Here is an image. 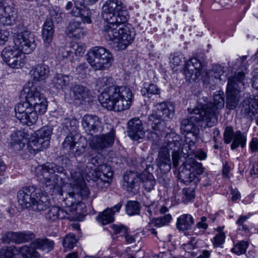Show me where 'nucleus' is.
Wrapping results in <instances>:
<instances>
[{
    "label": "nucleus",
    "mask_w": 258,
    "mask_h": 258,
    "mask_svg": "<svg viewBox=\"0 0 258 258\" xmlns=\"http://www.w3.org/2000/svg\"><path fill=\"white\" fill-rule=\"evenodd\" d=\"M96 87L99 92L102 91L98 99L103 107L117 112L130 108L133 99L130 88L115 85L113 78L109 77L98 78L96 82Z\"/></svg>",
    "instance_id": "1"
},
{
    "label": "nucleus",
    "mask_w": 258,
    "mask_h": 258,
    "mask_svg": "<svg viewBox=\"0 0 258 258\" xmlns=\"http://www.w3.org/2000/svg\"><path fill=\"white\" fill-rule=\"evenodd\" d=\"M47 102L39 89L32 87L26 96V101L18 103L15 107L16 117L28 125L36 122L38 113L44 114L47 109Z\"/></svg>",
    "instance_id": "2"
},
{
    "label": "nucleus",
    "mask_w": 258,
    "mask_h": 258,
    "mask_svg": "<svg viewBox=\"0 0 258 258\" xmlns=\"http://www.w3.org/2000/svg\"><path fill=\"white\" fill-rule=\"evenodd\" d=\"M37 176L44 191L50 195H63L58 183V174H64L63 167L53 163L42 165L37 168Z\"/></svg>",
    "instance_id": "3"
},
{
    "label": "nucleus",
    "mask_w": 258,
    "mask_h": 258,
    "mask_svg": "<svg viewBox=\"0 0 258 258\" xmlns=\"http://www.w3.org/2000/svg\"><path fill=\"white\" fill-rule=\"evenodd\" d=\"M104 38L112 41L118 50H124L134 41L136 32L135 29L126 23H114L104 25L102 29Z\"/></svg>",
    "instance_id": "4"
},
{
    "label": "nucleus",
    "mask_w": 258,
    "mask_h": 258,
    "mask_svg": "<svg viewBox=\"0 0 258 258\" xmlns=\"http://www.w3.org/2000/svg\"><path fill=\"white\" fill-rule=\"evenodd\" d=\"M187 110L189 115L187 118L181 120L180 130L183 133H185V135H191L195 139H197L200 133L199 126H212L208 125L209 119L202 106H197L194 109H188Z\"/></svg>",
    "instance_id": "5"
},
{
    "label": "nucleus",
    "mask_w": 258,
    "mask_h": 258,
    "mask_svg": "<svg viewBox=\"0 0 258 258\" xmlns=\"http://www.w3.org/2000/svg\"><path fill=\"white\" fill-rule=\"evenodd\" d=\"M240 70L241 71L235 72V75L228 79L226 107L229 110H233L236 107L239 101V93L244 88L246 69L244 66H242Z\"/></svg>",
    "instance_id": "6"
},
{
    "label": "nucleus",
    "mask_w": 258,
    "mask_h": 258,
    "mask_svg": "<svg viewBox=\"0 0 258 258\" xmlns=\"http://www.w3.org/2000/svg\"><path fill=\"white\" fill-rule=\"evenodd\" d=\"M102 17L105 25L126 23L129 16L126 7L121 0H107L102 6Z\"/></svg>",
    "instance_id": "7"
},
{
    "label": "nucleus",
    "mask_w": 258,
    "mask_h": 258,
    "mask_svg": "<svg viewBox=\"0 0 258 258\" xmlns=\"http://www.w3.org/2000/svg\"><path fill=\"white\" fill-rule=\"evenodd\" d=\"M87 60L95 70H104L111 66L113 57L111 52L102 46H95L88 52Z\"/></svg>",
    "instance_id": "8"
},
{
    "label": "nucleus",
    "mask_w": 258,
    "mask_h": 258,
    "mask_svg": "<svg viewBox=\"0 0 258 258\" xmlns=\"http://www.w3.org/2000/svg\"><path fill=\"white\" fill-rule=\"evenodd\" d=\"M205 168L202 164L193 158H188L179 167L178 177L185 183L192 181L195 182L197 175H201L204 172Z\"/></svg>",
    "instance_id": "9"
},
{
    "label": "nucleus",
    "mask_w": 258,
    "mask_h": 258,
    "mask_svg": "<svg viewBox=\"0 0 258 258\" xmlns=\"http://www.w3.org/2000/svg\"><path fill=\"white\" fill-rule=\"evenodd\" d=\"M223 95V92H216L214 95L213 102H209L206 104H200L198 105L203 107L206 112V115L209 119L208 123L210 126H214L217 122L218 110L223 108L224 106Z\"/></svg>",
    "instance_id": "10"
},
{
    "label": "nucleus",
    "mask_w": 258,
    "mask_h": 258,
    "mask_svg": "<svg viewBox=\"0 0 258 258\" xmlns=\"http://www.w3.org/2000/svg\"><path fill=\"white\" fill-rule=\"evenodd\" d=\"M52 131L51 126L46 125L40 128L33 135L28 146L37 152L48 148Z\"/></svg>",
    "instance_id": "11"
},
{
    "label": "nucleus",
    "mask_w": 258,
    "mask_h": 258,
    "mask_svg": "<svg viewBox=\"0 0 258 258\" xmlns=\"http://www.w3.org/2000/svg\"><path fill=\"white\" fill-rule=\"evenodd\" d=\"M14 42L23 54L30 53L36 47L33 34L27 30L14 34Z\"/></svg>",
    "instance_id": "12"
},
{
    "label": "nucleus",
    "mask_w": 258,
    "mask_h": 258,
    "mask_svg": "<svg viewBox=\"0 0 258 258\" xmlns=\"http://www.w3.org/2000/svg\"><path fill=\"white\" fill-rule=\"evenodd\" d=\"M114 131L112 129L108 134L93 135L88 138L89 147L94 150L102 151L111 147L114 142Z\"/></svg>",
    "instance_id": "13"
},
{
    "label": "nucleus",
    "mask_w": 258,
    "mask_h": 258,
    "mask_svg": "<svg viewBox=\"0 0 258 258\" xmlns=\"http://www.w3.org/2000/svg\"><path fill=\"white\" fill-rule=\"evenodd\" d=\"M62 147L68 152L70 156L77 158L85 153L87 144L76 141L75 137L70 134L65 138Z\"/></svg>",
    "instance_id": "14"
},
{
    "label": "nucleus",
    "mask_w": 258,
    "mask_h": 258,
    "mask_svg": "<svg viewBox=\"0 0 258 258\" xmlns=\"http://www.w3.org/2000/svg\"><path fill=\"white\" fill-rule=\"evenodd\" d=\"M2 55L4 60L11 68L19 69L24 64L25 55L19 49L5 48Z\"/></svg>",
    "instance_id": "15"
},
{
    "label": "nucleus",
    "mask_w": 258,
    "mask_h": 258,
    "mask_svg": "<svg viewBox=\"0 0 258 258\" xmlns=\"http://www.w3.org/2000/svg\"><path fill=\"white\" fill-rule=\"evenodd\" d=\"M82 125L86 133L91 136L102 133L103 128L99 118L92 114H86L82 119Z\"/></svg>",
    "instance_id": "16"
},
{
    "label": "nucleus",
    "mask_w": 258,
    "mask_h": 258,
    "mask_svg": "<svg viewBox=\"0 0 258 258\" xmlns=\"http://www.w3.org/2000/svg\"><path fill=\"white\" fill-rule=\"evenodd\" d=\"M174 107L165 102L154 103L152 113L148 117L150 118H171L174 116Z\"/></svg>",
    "instance_id": "17"
},
{
    "label": "nucleus",
    "mask_w": 258,
    "mask_h": 258,
    "mask_svg": "<svg viewBox=\"0 0 258 258\" xmlns=\"http://www.w3.org/2000/svg\"><path fill=\"white\" fill-rule=\"evenodd\" d=\"M37 192L33 186H26L20 189L17 194L18 202L23 208H30L36 201Z\"/></svg>",
    "instance_id": "18"
},
{
    "label": "nucleus",
    "mask_w": 258,
    "mask_h": 258,
    "mask_svg": "<svg viewBox=\"0 0 258 258\" xmlns=\"http://www.w3.org/2000/svg\"><path fill=\"white\" fill-rule=\"evenodd\" d=\"M202 65L197 58H192L188 60L183 70V74L186 80L195 81L201 74Z\"/></svg>",
    "instance_id": "19"
},
{
    "label": "nucleus",
    "mask_w": 258,
    "mask_h": 258,
    "mask_svg": "<svg viewBox=\"0 0 258 258\" xmlns=\"http://www.w3.org/2000/svg\"><path fill=\"white\" fill-rule=\"evenodd\" d=\"M127 132L129 137L135 141L143 139L145 135L142 121L139 118H133L128 121Z\"/></svg>",
    "instance_id": "20"
},
{
    "label": "nucleus",
    "mask_w": 258,
    "mask_h": 258,
    "mask_svg": "<svg viewBox=\"0 0 258 258\" xmlns=\"http://www.w3.org/2000/svg\"><path fill=\"white\" fill-rule=\"evenodd\" d=\"M141 180V175L134 172H126L123 176V186L128 191L135 194L139 190Z\"/></svg>",
    "instance_id": "21"
},
{
    "label": "nucleus",
    "mask_w": 258,
    "mask_h": 258,
    "mask_svg": "<svg viewBox=\"0 0 258 258\" xmlns=\"http://www.w3.org/2000/svg\"><path fill=\"white\" fill-rule=\"evenodd\" d=\"M18 17L17 11L12 7H0V24L4 26H11L15 23Z\"/></svg>",
    "instance_id": "22"
},
{
    "label": "nucleus",
    "mask_w": 258,
    "mask_h": 258,
    "mask_svg": "<svg viewBox=\"0 0 258 258\" xmlns=\"http://www.w3.org/2000/svg\"><path fill=\"white\" fill-rule=\"evenodd\" d=\"M123 204V201H121L114 207L107 208L100 213L96 218L97 221L102 225H106L113 222L114 214L119 211Z\"/></svg>",
    "instance_id": "23"
},
{
    "label": "nucleus",
    "mask_w": 258,
    "mask_h": 258,
    "mask_svg": "<svg viewBox=\"0 0 258 258\" xmlns=\"http://www.w3.org/2000/svg\"><path fill=\"white\" fill-rule=\"evenodd\" d=\"M70 94L74 101L79 104H83L89 98V89L81 85L76 84L72 86Z\"/></svg>",
    "instance_id": "24"
},
{
    "label": "nucleus",
    "mask_w": 258,
    "mask_h": 258,
    "mask_svg": "<svg viewBox=\"0 0 258 258\" xmlns=\"http://www.w3.org/2000/svg\"><path fill=\"white\" fill-rule=\"evenodd\" d=\"M157 165L162 172H168L171 167V161L170 154L167 149L160 148L158 152V156L156 160Z\"/></svg>",
    "instance_id": "25"
},
{
    "label": "nucleus",
    "mask_w": 258,
    "mask_h": 258,
    "mask_svg": "<svg viewBox=\"0 0 258 258\" xmlns=\"http://www.w3.org/2000/svg\"><path fill=\"white\" fill-rule=\"evenodd\" d=\"M49 68L47 65L43 63L38 64L34 68H32L30 74L33 83L44 82L49 76Z\"/></svg>",
    "instance_id": "26"
},
{
    "label": "nucleus",
    "mask_w": 258,
    "mask_h": 258,
    "mask_svg": "<svg viewBox=\"0 0 258 258\" xmlns=\"http://www.w3.org/2000/svg\"><path fill=\"white\" fill-rule=\"evenodd\" d=\"M67 34L70 38L80 39L83 36L84 31L81 21L71 20L67 27Z\"/></svg>",
    "instance_id": "27"
},
{
    "label": "nucleus",
    "mask_w": 258,
    "mask_h": 258,
    "mask_svg": "<svg viewBox=\"0 0 258 258\" xmlns=\"http://www.w3.org/2000/svg\"><path fill=\"white\" fill-rule=\"evenodd\" d=\"M258 109V95L249 97L244 100L241 107V112L249 116L254 115Z\"/></svg>",
    "instance_id": "28"
},
{
    "label": "nucleus",
    "mask_w": 258,
    "mask_h": 258,
    "mask_svg": "<svg viewBox=\"0 0 258 258\" xmlns=\"http://www.w3.org/2000/svg\"><path fill=\"white\" fill-rule=\"evenodd\" d=\"M69 213L58 206H52L48 209L45 214V219L49 222H54L58 219L68 218Z\"/></svg>",
    "instance_id": "29"
},
{
    "label": "nucleus",
    "mask_w": 258,
    "mask_h": 258,
    "mask_svg": "<svg viewBox=\"0 0 258 258\" xmlns=\"http://www.w3.org/2000/svg\"><path fill=\"white\" fill-rule=\"evenodd\" d=\"M89 195V190L86 186H81L79 188H73V190L68 193L69 197L66 198L65 201H68L69 203H66L67 206L70 207L76 203L75 200L76 197H81L83 199H87Z\"/></svg>",
    "instance_id": "30"
},
{
    "label": "nucleus",
    "mask_w": 258,
    "mask_h": 258,
    "mask_svg": "<svg viewBox=\"0 0 258 258\" xmlns=\"http://www.w3.org/2000/svg\"><path fill=\"white\" fill-rule=\"evenodd\" d=\"M194 223V218L190 214H183L177 218L176 228L179 231L188 230L191 228Z\"/></svg>",
    "instance_id": "31"
},
{
    "label": "nucleus",
    "mask_w": 258,
    "mask_h": 258,
    "mask_svg": "<svg viewBox=\"0 0 258 258\" xmlns=\"http://www.w3.org/2000/svg\"><path fill=\"white\" fill-rule=\"evenodd\" d=\"M165 120L164 118H154L153 120V119H151L150 117L148 118L149 124L151 126L155 134L157 135L158 138L163 133L166 132L167 126Z\"/></svg>",
    "instance_id": "32"
},
{
    "label": "nucleus",
    "mask_w": 258,
    "mask_h": 258,
    "mask_svg": "<svg viewBox=\"0 0 258 258\" xmlns=\"http://www.w3.org/2000/svg\"><path fill=\"white\" fill-rule=\"evenodd\" d=\"M34 248L49 252L53 249L54 243L48 238H38L31 243Z\"/></svg>",
    "instance_id": "33"
},
{
    "label": "nucleus",
    "mask_w": 258,
    "mask_h": 258,
    "mask_svg": "<svg viewBox=\"0 0 258 258\" xmlns=\"http://www.w3.org/2000/svg\"><path fill=\"white\" fill-rule=\"evenodd\" d=\"M24 133L21 131H17L11 135V146L15 151H20L24 147Z\"/></svg>",
    "instance_id": "34"
},
{
    "label": "nucleus",
    "mask_w": 258,
    "mask_h": 258,
    "mask_svg": "<svg viewBox=\"0 0 258 258\" xmlns=\"http://www.w3.org/2000/svg\"><path fill=\"white\" fill-rule=\"evenodd\" d=\"M144 85L141 90L143 96L148 98L155 97L157 99L156 101L160 98V89L156 85L151 83L148 85L145 84Z\"/></svg>",
    "instance_id": "35"
},
{
    "label": "nucleus",
    "mask_w": 258,
    "mask_h": 258,
    "mask_svg": "<svg viewBox=\"0 0 258 258\" xmlns=\"http://www.w3.org/2000/svg\"><path fill=\"white\" fill-rule=\"evenodd\" d=\"M70 82L69 76L61 74H56L52 80L53 86L58 90H63L68 87Z\"/></svg>",
    "instance_id": "36"
},
{
    "label": "nucleus",
    "mask_w": 258,
    "mask_h": 258,
    "mask_svg": "<svg viewBox=\"0 0 258 258\" xmlns=\"http://www.w3.org/2000/svg\"><path fill=\"white\" fill-rule=\"evenodd\" d=\"M96 172V176L102 177V178H105L108 180H112V177L113 176V171L111 170L110 166L106 164L102 163L101 165L99 166L98 167L95 169Z\"/></svg>",
    "instance_id": "37"
},
{
    "label": "nucleus",
    "mask_w": 258,
    "mask_h": 258,
    "mask_svg": "<svg viewBox=\"0 0 258 258\" xmlns=\"http://www.w3.org/2000/svg\"><path fill=\"white\" fill-rule=\"evenodd\" d=\"M143 186L147 191L152 190L156 184V180L153 175L150 173H145L141 174V180Z\"/></svg>",
    "instance_id": "38"
},
{
    "label": "nucleus",
    "mask_w": 258,
    "mask_h": 258,
    "mask_svg": "<svg viewBox=\"0 0 258 258\" xmlns=\"http://www.w3.org/2000/svg\"><path fill=\"white\" fill-rule=\"evenodd\" d=\"M54 31V25L52 18L47 19L43 26L42 32V38H46L47 40L52 38Z\"/></svg>",
    "instance_id": "39"
},
{
    "label": "nucleus",
    "mask_w": 258,
    "mask_h": 258,
    "mask_svg": "<svg viewBox=\"0 0 258 258\" xmlns=\"http://www.w3.org/2000/svg\"><path fill=\"white\" fill-rule=\"evenodd\" d=\"M33 246L30 247L27 245H23L19 248V252L22 258H40V254Z\"/></svg>",
    "instance_id": "40"
},
{
    "label": "nucleus",
    "mask_w": 258,
    "mask_h": 258,
    "mask_svg": "<svg viewBox=\"0 0 258 258\" xmlns=\"http://www.w3.org/2000/svg\"><path fill=\"white\" fill-rule=\"evenodd\" d=\"M233 139V142L231 145V149L234 150L238 148L239 145H240L242 148L245 147L246 142V137L242 134L240 131L235 132Z\"/></svg>",
    "instance_id": "41"
},
{
    "label": "nucleus",
    "mask_w": 258,
    "mask_h": 258,
    "mask_svg": "<svg viewBox=\"0 0 258 258\" xmlns=\"http://www.w3.org/2000/svg\"><path fill=\"white\" fill-rule=\"evenodd\" d=\"M141 205L135 201H128L125 205L126 214L129 216L139 215L140 213Z\"/></svg>",
    "instance_id": "42"
},
{
    "label": "nucleus",
    "mask_w": 258,
    "mask_h": 258,
    "mask_svg": "<svg viewBox=\"0 0 258 258\" xmlns=\"http://www.w3.org/2000/svg\"><path fill=\"white\" fill-rule=\"evenodd\" d=\"M35 237L34 233L29 231L17 232L16 243L20 244L28 242L33 240Z\"/></svg>",
    "instance_id": "43"
},
{
    "label": "nucleus",
    "mask_w": 258,
    "mask_h": 258,
    "mask_svg": "<svg viewBox=\"0 0 258 258\" xmlns=\"http://www.w3.org/2000/svg\"><path fill=\"white\" fill-rule=\"evenodd\" d=\"M87 160V164H91L94 167H98L102 163L101 155L96 154V153L90 151L85 156Z\"/></svg>",
    "instance_id": "44"
},
{
    "label": "nucleus",
    "mask_w": 258,
    "mask_h": 258,
    "mask_svg": "<svg viewBox=\"0 0 258 258\" xmlns=\"http://www.w3.org/2000/svg\"><path fill=\"white\" fill-rule=\"evenodd\" d=\"M195 149V142L192 140H190V137L185 135V139L183 146L181 147V152L184 154H189L194 153Z\"/></svg>",
    "instance_id": "45"
},
{
    "label": "nucleus",
    "mask_w": 258,
    "mask_h": 258,
    "mask_svg": "<svg viewBox=\"0 0 258 258\" xmlns=\"http://www.w3.org/2000/svg\"><path fill=\"white\" fill-rule=\"evenodd\" d=\"M77 242L75 235L74 234L69 233L67 234L62 240V245L63 247L72 249Z\"/></svg>",
    "instance_id": "46"
},
{
    "label": "nucleus",
    "mask_w": 258,
    "mask_h": 258,
    "mask_svg": "<svg viewBox=\"0 0 258 258\" xmlns=\"http://www.w3.org/2000/svg\"><path fill=\"white\" fill-rule=\"evenodd\" d=\"M224 73V67L221 65L217 64L213 66L212 69L209 73V77H214L216 79L222 80L221 77Z\"/></svg>",
    "instance_id": "47"
},
{
    "label": "nucleus",
    "mask_w": 258,
    "mask_h": 258,
    "mask_svg": "<svg viewBox=\"0 0 258 258\" xmlns=\"http://www.w3.org/2000/svg\"><path fill=\"white\" fill-rule=\"evenodd\" d=\"M182 201L187 204L192 201L195 198V193L194 189L190 188H183L182 190Z\"/></svg>",
    "instance_id": "48"
},
{
    "label": "nucleus",
    "mask_w": 258,
    "mask_h": 258,
    "mask_svg": "<svg viewBox=\"0 0 258 258\" xmlns=\"http://www.w3.org/2000/svg\"><path fill=\"white\" fill-rule=\"evenodd\" d=\"M171 220V216L169 214H165L157 218L153 219L152 222L158 227H161L168 224Z\"/></svg>",
    "instance_id": "49"
},
{
    "label": "nucleus",
    "mask_w": 258,
    "mask_h": 258,
    "mask_svg": "<svg viewBox=\"0 0 258 258\" xmlns=\"http://www.w3.org/2000/svg\"><path fill=\"white\" fill-rule=\"evenodd\" d=\"M49 203L48 201H43L42 200L36 201L33 203L31 207L32 209L35 211L41 212L46 210L49 207Z\"/></svg>",
    "instance_id": "50"
},
{
    "label": "nucleus",
    "mask_w": 258,
    "mask_h": 258,
    "mask_svg": "<svg viewBox=\"0 0 258 258\" xmlns=\"http://www.w3.org/2000/svg\"><path fill=\"white\" fill-rule=\"evenodd\" d=\"M248 245L247 242L241 241L237 243L232 249V251L237 255H240L244 253Z\"/></svg>",
    "instance_id": "51"
},
{
    "label": "nucleus",
    "mask_w": 258,
    "mask_h": 258,
    "mask_svg": "<svg viewBox=\"0 0 258 258\" xmlns=\"http://www.w3.org/2000/svg\"><path fill=\"white\" fill-rule=\"evenodd\" d=\"M85 171L84 167L78 170L77 169H72L70 172L71 176L75 181L77 183L80 182L83 179L84 172Z\"/></svg>",
    "instance_id": "52"
},
{
    "label": "nucleus",
    "mask_w": 258,
    "mask_h": 258,
    "mask_svg": "<svg viewBox=\"0 0 258 258\" xmlns=\"http://www.w3.org/2000/svg\"><path fill=\"white\" fill-rule=\"evenodd\" d=\"M110 227L112 229L114 234H120V236H122L125 234L128 231L127 228L122 224H112L110 226Z\"/></svg>",
    "instance_id": "53"
},
{
    "label": "nucleus",
    "mask_w": 258,
    "mask_h": 258,
    "mask_svg": "<svg viewBox=\"0 0 258 258\" xmlns=\"http://www.w3.org/2000/svg\"><path fill=\"white\" fill-rule=\"evenodd\" d=\"M148 158L146 160L143 157H139L137 159V168L140 171H147L151 167V165L149 164Z\"/></svg>",
    "instance_id": "54"
},
{
    "label": "nucleus",
    "mask_w": 258,
    "mask_h": 258,
    "mask_svg": "<svg viewBox=\"0 0 258 258\" xmlns=\"http://www.w3.org/2000/svg\"><path fill=\"white\" fill-rule=\"evenodd\" d=\"M235 133H234L233 127L231 126H227L225 127L224 133V141L226 144L231 143L233 139Z\"/></svg>",
    "instance_id": "55"
},
{
    "label": "nucleus",
    "mask_w": 258,
    "mask_h": 258,
    "mask_svg": "<svg viewBox=\"0 0 258 258\" xmlns=\"http://www.w3.org/2000/svg\"><path fill=\"white\" fill-rule=\"evenodd\" d=\"M225 235L223 232H219L213 238L212 240L215 247L221 246L225 242Z\"/></svg>",
    "instance_id": "56"
},
{
    "label": "nucleus",
    "mask_w": 258,
    "mask_h": 258,
    "mask_svg": "<svg viewBox=\"0 0 258 258\" xmlns=\"http://www.w3.org/2000/svg\"><path fill=\"white\" fill-rule=\"evenodd\" d=\"M199 175H197L196 180H195V184L197 185L199 182L201 183V184L203 186H208L211 184V180L209 179L208 174H204L202 176L200 177Z\"/></svg>",
    "instance_id": "57"
},
{
    "label": "nucleus",
    "mask_w": 258,
    "mask_h": 258,
    "mask_svg": "<svg viewBox=\"0 0 258 258\" xmlns=\"http://www.w3.org/2000/svg\"><path fill=\"white\" fill-rule=\"evenodd\" d=\"M96 184L99 189H103L108 187L111 181V180H108L105 178H102V177L96 176Z\"/></svg>",
    "instance_id": "58"
},
{
    "label": "nucleus",
    "mask_w": 258,
    "mask_h": 258,
    "mask_svg": "<svg viewBox=\"0 0 258 258\" xmlns=\"http://www.w3.org/2000/svg\"><path fill=\"white\" fill-rule=\"evenodd\" d=\"M180 144L177 141L173 140L169 141L166 146H162L161 148H164L167 149L169 152V150H172V152L179 151L180 148Z\"/></svg>",
    "instance_id": "59"
},
{
    "label": "nucleus",
    "mask_w": 258,
    "mask_h": 258,
    "mask_svg": "<svg viewBox=\"0 0 258 258\" xmlns=\"http://www.w3.org/2000/svg\"><path fill=\"white\" fill-rule=\"evenodd\" d=\"M17 232H7L5 233L2 237L3 241L6 243L14 242L16 243Z\"/></svg>",
    "instance_id": "60"
},
{
    "label": "nucleus",
    "mask_w": 258,
    "mask_h": 258,
    "mask_svg": "<svg viewBox=\"0 0 258 258\" xmlns=\"http://www.w3.org/2000/svg\"><path fill=\"white\" fill-rule=\"evenodd\" d=\"M158 182L165 188H168L170 185V179L168 177L166 173H163L158 176Z\"/></svg>",
    "instance_id": "61"
},
{
    "label": "nucleus",
    "mask_w": 258,
    "mask_h": 258,
    "mask_svg": "<svg viewBox=\"0 0 258 258\" xmlns=\"http://www.w3.org/2000/svg\"><path fill=\"white\" fill-rule=\"evenodd\" d=\"M207 218L205 216H203L201 218V221L198 222L196 226L194 228V231H196L198 229H202L204 230H206L208 227V224L206 222L207 221Z\"/></svg>",
    "instance_id": "62"
},
{
    "label": "nucleus",
    "mask_w": 258,
    "mask_h": 258,
    "mask_svg": "<svg viewBox=\"0 0 258 258\" xmlns=\"http://www.w3.org/2000/svg\"><path fill=\"white\" fill-rule=\"evenodd\" d=\"M76 72L82 77L85 76L88 71V65L84 62L80 64L76 68Z\"/></svg>",
    "instance_id": "63"
},
{
    "label": "nucleus",
    "mask_w": 258,
    "mask_h": 258,
    "mask_svg": "<svg viewBox=\"0 0 258 258\" xmlns=\"http://www.w3.org/2000/svg\"><path fill=\"white\" fill-rule=\"evenodd\" d=\"M14 256L12 249L3 248L0 250V258H12Z\"/></svg>",
    "instance_id": "64"
}]
</instances>
